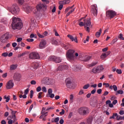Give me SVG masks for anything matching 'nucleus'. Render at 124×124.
<instances>
[{
  "mask_svg": "<svg viewBox=\"0 0 124 124\" xmlns=\"http://www.w3.org/2000/svg\"><path fill=\"white\" fill-rule=\"evenodd\" d=\"M12 20V28L13 30H21L23 28V23L21 18L13 17Z\"/></svg>",
  "mask_w": 124,
  "mask_h": 124,
  "instance_id": "nucleus-1",
  "label": "nucleus"
},
{
  "mask_svg": "<svg viewBox=\"0 0 124 124\" xmlns=\"http://www.w3.org/2000/svg\"><path fill=\"white\" fill-rule=\"evenodd\" d=\"M7 10L11 12L12 14H18L19 12H20V8H19V6L16 4H13L11 7H7Z\"/></svg>",
  "mask_w": 124,
  "mask_h": 124,
  "instance_id": "nucleus-2",
  "label": "nucleus"
},
{
  "mask_svg": "<svg viewBox=\"0 0 124 124\" xmlns=\"http://www.w3.org/2000/svg\"><path fill=\"white\" fill-rule=\"evenodd\" d=\"M78 112L81 115V116H87L90 113V109L87 107H82L78 109Z\"/></svg>",
  "mask_w": 124,
  "mask_h": 124,
  "instance_id": "nucleus-3",
  "label": "nucleus"
},
{
  "mask_svg": "<svg viewBox=\"0 0 124 124\" xmlns=\"http://www.w3.org/2000/svg\"><path fill=\"white\" fill-rule=\"evenodd\" d=\"M83 19V22L80 21L79 23V26L80 27H83V26H87V27H91V19H85L84 18H82L80 19V21H82V19Z\"/></svg>",
  "mask_w": 124,
  "mask_h": 124,
  "instance_id": "nucleus-4",
  "label": "nucleus"
},
{
  "mask_svg": "<svg viewBox=\"0 0 124 124\" xmlns=\"http://www.w3.org/2000/svg\"><path fill=\"white\" fill-rule=\"evenodd\" d=\"M74 53H75V51L74 50L70 49L68 50V52L67 54V59L70 62L72 61H74L75 60V57L74 56Z\"/></svg>",
  "mask_w": 124,
  "mask_h": 124,
  "instance_id": "nucleus-5",
  "label": "nucleus"
},
{
  "mask_svg": "<svg viewBox=\"0 0 124 124\" xmlns=\"http://www.w3.org/2000/svg\"><path fill=\"white\" fill-rule=\"evenodd\" d=\"M106 15L108 18L112 19V18H114L117 15V13L113 10H108L106 12Z\"/></svg>",
  "mask_w": 124,
  "mask_h": 124,
  "instance_id": "nucleus-6",
  "label": "nucleus"
},
{
  "mask_svg": "<svg viewBox=\"0 0 124 124\" xmlns=\"http://www.w3.org/2000/svg\"><path fill=\"white\" fill-rule=\"evenodd\" d=\"M65 85L68 89H72L73 87V81L70 78H67L65 80Z\"/></svg>",
  "mask_w": 124,
  "mask_h": 124,
  "instance_id": "nucleus-7",
  "label": "nucleus"
},
{
  "mask_svg": "<svg viewBox=\"0 0 124 124\" xmlns=\"http://www.w3.org/2000/svg\"><path fill=\"white\" fill-rule=\"evenodd\" d=\"M11 111V115L8 116L7 118V120H9V119H13L14 120V123H15L16 121H17V118H16V113H17V111H13L12 109H10Z\"/></svg>",
  "mask_w": 124,
  "mask_h": 124,
  "instance_id": "nucleus-8",
  "label": "nucleus"
},
{
  "mask_svg": "<svg viewBox=\"0 0 124 124\" xmlns=\"http://www.w3.org/2000/svg\"><path fill=\"white\" fill-rule=\"evenodd\" d=\"M48 61L55 62H57L58 63H59V62H62V59H61L60 57L53 56L49 57V58H48Z\"/></svg>",
  "mask_w": 124,
  "mask_h": 124,
  "instance_id": "nucleus-9",
  "label": "nucleus"
},
{
  "mask_svg": "<svg viewBox=\"0 0 124 124\" xmlns=\"http://www.w3.org/2000/svg\"><path fill=\"white\" fill-rule=\"evenodd\" d=\"M30 59H35L36 60H38V59H40V56H39V54L37 53V52H32L29 55Z\"/></svg>",
  "mask_w": 124,
  "mask_h": 124,
  "instance_id": "nucleus-10",
  "label": "nucleus"
},
{
  "mask_svg": "<svg viewBox=\"0 0 124 124\" xmlns=\"http://www.w3.org/2000/svg\"><path fill=\"white\" fill-rule=\"evenodd\" d=\"M103 66H98V67L96 68H94L92 69V72L93 73H100V72H101L102 70H103Z\"/></svg>",
  "mask_w": 124,
  "mask_h": 124,
  "instance_id": "nucleus-11",
  "label": "nucleus"
},
{
  "mask_svg": "<svg viewBox=\"0 0 124 124\" xmlns=\"http://www.w3.org/2000/svg\"><path fill=\"white\" fill-rule=\"evenodd\" d=\"M91 12L93 13L94 16H96V15H97V6L96 4L92 5Z\"/></svg>",
  "mask_w": 124,
  "mask_h": 124,
  "instance_id": "nucleus-12",
  "label": "nucleus"
},
{
  "mask_svg": "<svg viewBox=\"0 0 124 124\" xmlns=\"http://www.w3.org/2000/svg\"><path fill=\"white\" fill-rule=\"evenodd\" d=\"M9 38V37L8 36V33H6L5 34H4L0 38V41L2 43H5L6 41H7V39Z\"/></svg>",
  "mask_w": 124,
  "mask_h": 124,
  "instance_id": "nucleus-13",
  "label": "nucleus"
},
{
  "mask_svg": "<svg viewBox=\"0 0 124 124\" xmlns=\"http://www.w3.org/2000/svg\"><path fill=\"white\" fill-rule=\"evenodd\" d=\"M22 10L27 13V14H29V13L31 11V7H30L28 5H24L23 6Z\"/></svg>",
  "mask_w": 124,
  "mask_h": 124,
  "instance_id": "nucleus-14",
  "label": "nucleus"
},
{
  "mask_svg": "<svg viewBox=\"0 0 124 124\" xmlns=\"http://www.w3.org/2000/svg\"><path fill=\"white\" fill-rule=\"evenodd\" d=\"M65 69H68V66L66 65H60L57 68V70L59 71H62V70H64Z\"/></svg>",
  "mask_w": 124,
  "mask_h": 124,
  "instance_id": "nucleus-15",
  "label": "nucleus"
},
{
  "mask_svg": "<svg viewBox=\"0 0 124 124\" xmlns=\"http://www.w3.org/2000/svg\"><path fill=\"white\" fill-rule=\"evenodd\" d=\"M46 47V41L42 40L39 44L40 49H44Z\"/></svg>",
  "mask_w": 124,
  "mask_h": 124,
  "instance_id": "nucleus-16",
  "label": "nucleus"
},
{
  "mask_svg": "<svg viewBox=\"0 0 124 124\" xmlns=\"http://www.w3.org/2000/svg\"><path fill=\"white\" fill-rule=\"evenodd\" d=\"M14 86V83L12 82V80H9L6 85V88L8 90H9L10 89H12V87Z\"/></svg>",
  "mask_w": 124,
  "mask_h": 124,
  "instance_id": "nucleus-17",
  "label": "nucleus"
},
{
  "mask_svg": "<svg viewBox=\"0 0 124 124\" xmlns=\"http://www.w3.org/2000/svg\"><path fill=\"white\" fill-rule=\"evenodd\" d=\"M46 7V5L40 3L36 6V9L38 11H40L43 8H45Z\"/></svg>",
  "mask_w": 124,
  "mask_h": 124,
  "instance_id": "nucleus-18",
  "label": "nucleus"
},
{
  "mask_svg": "<svg viewBox=\"0 0 124 124\" xmlns=\"http://www.w3.org/2000/svg\"><path fill=\"white\" fill-rule=\"evenodd\" d=\"M67 37H68L69 39H70V40L72 41H75V42H76V43H78V39H77V37L74 38V37H73V36H72L70 34H68L67 35Z\"/></svg>",
  "mask_w": 124,
  "mask_h": 124,
  "instance_id": "nucleus-19",
  "label": "nucleus"
},
{
  "mask_svg": "<svg viewBox=\"0 0 124 124\" xmlns=\"http://www.w3.org/2000/svg\"><path fill=\"white\" fill-rule=\"evenodd\" d=\"M37 35L39 36V37H40V38H44L45 36H47V35H48V32L45 31L43 32V35H42L41 34L38 32Z\"/></svg>",
  "mask_w": 124,
  "mask_h": 124,
  "instance_id": "nucleus-20",
  "label": "nucleus"
},
{
  "mask_svg": "<svg viewBox=\"0 0 124 124\" xmlns=\"http://www.w3.org/2000/svg\"><path fill=\"white\" fill-rule=\"evenodd\" d=\"M41 114H42V115L39 117V119H40L47 117L48 115V112H45V111H43V110H42Z\"/></svg>",
  "mask_w": 124,
  "mask_h": 124,
  "instance_id": "nucleus-21",
  "label": "nucleus"
},
{
  "mask_svg": "<svg viewBox=\"0 0 124 124\" xmlns=\"http://www.w3.org/2000/svg\"><path fill=\"white\" fill-rule=\"evenodd\" d=\"M20 78H21V76L19 74H15L14 76V80L15 81H20Z\"/></svg>",
  "mask_w": 124,
  "mask_h": 124,
  "instance_id": "nucleus-22",
  "label": "nucleus"
},
{
  "mask_svg": "<svg viewBox=\"0 0 124 124\" xmlns=\"http://www.w3.org/2000/svg\"><path fill=\"white\" fill-rule=\"evenodd\" d=\"M44 80L45 81V84L46 85H51L52 83L50 82V79L48 78H44Z\"/></svg>",
  "mask_w": 124,
  "mask_h": 124,
  "instance_id": "nucleus-23",
  "label": "nucleus"
},
{
  "mask_svg": "<svg viewBox=\"0 0 124 124\" xmlns=\"http://www.w3.org/2000/svg\"><path fill=\"white\" fill-rule=\"evenodd\" d=\"M32 67H33L34 69H37V68L39 67V64L37 62L33 63L32 64Z\"/></svg>",
  "mask_w": 124,
  "mask_h": 124,
  "instance_id": "nucleus-24",
  "label": "nucleus"
},
{
  "mask_svg": "<svg viewBox=\"0 0 124 124\" xmlns=\"http://www.w3.org/2000/svg\"><path fill=\"white\" fill-rule=\"evenodd\" d=\"M61 45L62 47H63V48H64L65 50H67L69 48V47H70V46H69V45H65L63 43Z\"/></svg>",
  "mask_w": 124,
  "mask_h": 124,
  "instance_id": "nucleus-25",
  "label": "nucleus"
},
{
  "mask_svg": "<svg viewBox=\"0 0 124 124\" xmlns=\"http://www.w3.org/2000/svg\"><path fill=\"white\" fill-rule=\"evenodd\" d=\"M101 31H102V30L101 29H100L99 31L96 32V37H99L100 36V35H101Z\"/></svg>",
  "mask_w": 124,
  "mask_h": 124,
  "instance_id": "nucleus-26",
  "label": "nucleus"
},
{
  "mask_svg": "<svg viewBox=\"0 0 124 124\" xmlns=\"http://www.w3.org/2000/svg\"><path fill=\"white\" fill-rule=\"evenodd\" d=\"M117 121H122V120H123L124 121V116H121V115H117V117H116Z\"/></svg>",
  "mask_w": 124,
  "mask_h": 124,
  "instance_id": "nucleus-27",
  "label": "nucleus"
},
{
  "mask_svg": "<svg viewBox=\"0 0 124 124\" xmlns=\"http://www.w3.org/2000/svg\"><path fill=\"white\" fill-rule=\"evenodd\" d=\"M17 68V66L15 64H12L10 66V70H15Z\"/></svg>",
  "mask_w": 124,
  "mask_h": 124,
  "instance_id": "nucleus-28",
  "label": "nucleus"
},
{
  "mask_svg": "<svg viewBox=\"0 0 124 124\" xmlns=\"http://www.w3.org/2000/svg\"><path fill=\"white\" fill-rule=\"evenodd\" d=\"M4 99H6L5 102H8L9 100H10V96L8 95L7 96L6 95L4 96Z\"/></svg>",
  "mask_w": 124,
  "mask_h": 124,
  "instance_id": "nucleus-29",
  "label": "nucleus"
},
{
  "mask_svg": "<svg viewBox=\"0 0 124 124\" xmlns=\"http://www.w3.org/2000/svg\"><path fill=\"white\" fill-rule=\"evenodd\" d=\"M124 93V91L123 90H118L116 92V95H118V94H123Z\"/></svg>",
  "mask_w": 124,
  "mask_h": 124,
  "instance_id": "nucleus-30",
  "label": "nucleus"
},
{
  "mask_svg": "<svg viewBox=\"0 0 124 124\" xmlns=\"http://www.w3.org/2000/svg\"><path fill=\"white\" fill-rule=\"evenodd\" d=\"M92 59V56H87L85 59H83L82 61L83 62H88V61H90Z\"/></svg>",
  "mask_w": 124,
  "mask_h": 124,
  "instance_id": "nucleus-31",
  "label": "nucleus"
},
{
  "mask_svg": "<svg viewBox=\"0 0 124 124\" xmlns=\"http://www.w3.org/2000/svg\"><path fill=\"white\" fill-rule=\"evenodd\" d=\"M75 10V8L72 9V10L70 11L66 15V17H68L69 15H70L71 13H73L74 12V11Z\"/></svg>",
  "mask_w": 124,
  "mask_h": 124,
  "instance_id": "nucleus-32",
  "label": "nucleus"
},
{
  "mask_svg": "<svg viewBox=\"0 0 124 124\" xmlns=\"http://www.w3.org/2000/svg\"><path fill=\"white\" fill-rule=\"evenodd\" d=\"M96 64H97V62H93L91 64H89V67H92V66H94L95 65H96Z\"/></svg>",
  "mask_w": 124,
  "mask_h": 124,
  "instance_id": "nucleus-33",
  "label": "nucleus"
},
{
  "mask_svg": "<svg viewBox=\"0 0 124 124\" xmlns=\"http://www.w3.org/2000/svg\"><path fill=\"white\" fill-rule=\"evenodd\" d=\"M12 118H9V119H7L8 121V124H13V123H14V120H12V119H11Z\"/></svg>",
  "mask_w": 124,
  "mask_h": 124,
  "instance_id": "nucleus-34",
  "label": "nucleus"
},
{
  "mask_svg": "<svg viewBox=\"0 0 124 124\" xmlns=\"http://www.w3.org/2000/svg\"><path fill=\"white\" fill-rule=\"evenodd\" d=\"M107 57V54L106 53H103L102 55L101 56V59H102V60H104Z\"/></svg>",
  "mask_w": 124,
  "mask_h": 124,
  "instance_id": "nucleus-35",
  "label": "nucleus"
},
{
  "mask_svg": "<svg viewBox=\"0 0 124 124\" xmlns=\"http://www.w3.org/2000/svg\"><path fill=\"white\" fill-rule=\"evenodd\" d=\"M115 117H118V113H113V115L112 116H110L109 117V119H115Z\"/></svg>",
  "mask_w": 124,
  "mask_h": 124,
  "instance_id": "nucleus-36",
  "label": "nucleus"
},
{
  "mask_svg": "<svg viewBox=\"0 0 124 124\" xmlns=\"http://www.w3.org/2000/svg\"><path fill=\"white\" fill-rule=\"evenodd\" d=\"M59 4H62L63 5L64 4H66V0L63 1H60L59 2Z\"/></svg>",
  "mask_w": 124,
  "mask_h": 124,
  "instance_id": "nucleus-37",
  "label": "nucleus"
},
{
  "mask_svg": "<svg viewBox=\"0 0 124 124\" xmlns=\"http://www.w3.org/2000/svg\"><path fill=\"white\" fill-rule=\"evenodd\" d=\"M18 45H20L22 47H25V46H26V44H25V43H23L22 42L18 43Z\"/></svg>",
  "mask_w": 124,
  "mask_h": 124,
  "instance_id": "nucleus-38",
  "label": "nucleus"
},
{
  "mask_svg": "<svg viewBox=\"0 0 124 124\" xmlns=\"http://www.w3.org/2000/svg\"><path fill=\"white\" fill-rule=\"evenodd\" d=\"M89 87L90 84H87L83 86V89H84V90H87V89H89Z\"/></svg>",
  "mask_w": 124,
  "mask_h": 124,
  "instance_id": "nucleus-39",
  "label": "nucleus"
},
{
  "mask_svg": "<svg viewBox=\"0 0 124 124\" xmlns=\"http://www.w3.org/2000/svg\"><path fill=\"white\" fill-rule=\"evenodd\" d=\"M19 97L20 98H22V97L24 99L27 98V94H25L23 95L22 94H19Z\"/></svg>",
  "mask_w": 124,
  "mask_h": 124,
  "instance_id": "nucleus-40",
  "label": "nucleus"
},
{
  "mask_svg": "<svg viewBox=\"0 0 124 124\" xmlns=\"http://www.w3.org/2000/svg\"><path fill=\"white\" fill-rule=\"evenodd\" d=\"M117 41H118V39H113L110 43L111 45H113V44H115V43H116V42H117Z\"/></svg>",
  "mask_w": 124,
  "mask_h": 124,
  "instance_id": "nucleus-41",
  "label": "nucleus"
},
{
  "mask_svg": "<svg viewBox=\"0 0 124 124\" xmlns=\"http://www.w3.org/2000/svg\"><path fill=\"white\" fill-rule=\"evenodd\" d=\"M52 44H54V45H58V41L56 40H53L52 41Z\"/></svg>",
  "mask_w": 124,
  "mask_h": 124,
  "instance_id": "nucleus-42",
  "label": "nucleus"
},
{
  "mask_svg": "<svg viewBox=\"0 0 124 124\" xmlns=\"http://www.w3.org/2000/svg\"><path fill=\"white\" fill-rule=\"evenodd\" d=\"M119 38L121 39V40H124V38L123 37V34L120 33L119 34V36H118Z\"/></svg>",
  "mask_w": 124,
  "mask_h": 124,
  "instance_id": "nucleus-43",
  "label": "nucleus"
},
{
  "mask_svg": "<svg viewBox=\"0 0 124 124\" xmlns=\"http://www.w3.org/2000/svg\"><path fill=\"white\" fill-rule=\"evenodd\" d=\"M18 3L19 4H20L21 5H22V4H23L24 2V0H17Z\"/></svg>",
  "mask_w": 124,
  "mask_h": 124,
  "instance_id": "nucleus-44",
  "label": "nucleus"
},
{
  "mask_svg": "<svg viewBox=\"0 0 124 124\" xmlns=\"http://www.w3.org/2000/svg\"><path fill=\"white\" fill-rule=\"evenodd\" d=\"M113 89L114 92H117V91H118V87H117V85H113Z\"/></svg>",
  "mask_w": 124,
  "mask_h": 124,
  "instance_id": "nucleus-45",
  "label": "nucleus"
},
{
  "mask_svg": "<svg viewBox=\"0 0 124 124\" xmlns=\"http://www.w3.org/2000/svg\"><path fill=\"white\" fill-rule=\"evenodd\" d=\"M42 92H44V93L47 92V89H46V87H45V86H43L42 87Z\"/></svg>",
  "mask_w": 124,
  "mask_h": 124,
  "instance_id": "nucleus-46",
  "label": "nucleus"
},
{
  "mask_svg": "<svg viewBox=\"0 0 124 124\" xmlns=\"http://www.w3.org/2000/svg\"><path fill=\"white\" fill-rule=\"evenodd\" d=\"M103 86H106V88H109L110 87V84L109 83H103Z\"/></svg>",
  "mask_w": 124,
  "mask_h": 124,
  "instance_id": "nucleus-47",
  "label": "nucleus"
},
{
  "mask_svg": "<svg viewBox=\"0 0 124 124\" xmlns=\"http://www.w3.org/2000/svg\"><path fill=\"white\" fill-rule=\"evenodd\" d=\"M8 116H9V112H8V111L5 112L4 114V117H5V118H7Z\"/></svg>",
  "mask_w": 124,
  "mask_h": 124,
  "instance_id": "nucleus-48",
  "label": "nucleus"
},
{
  "mask_svg": "<svg viewBox=\"0 0 124 124\" xmlns=\"http://www.w3.org/2000/svg\"><path fill=\"white\" fill-rule=\"evenodd\" d=\"M60 5L59 6V10H62V8H63V5L62 4H59Z\"/></svg>",
  "mask_w": 124,
  "mask_h": 124,
  "instance_id": "nucleus-49",
  "label": "nucleus"
},
{
  "mask_svg": "<svg viewBox=\"0 0 124 124\" xmlns=\"http://www.w3.org/2000/svg\"><path fill=\"white\" fill-rule=\"evenodd\" d=\"M30 93V98H32V96H33V91L31 90Z\"/></svg>",
  "mask_w": 124,
  "mask_h": 124,
  "instance_id": "nucleus-50",
  "label": "nucleus"
},
{
  "mask_svg": "<svg viewBox=\"0 0 124 124\" xmlns=\"http://www.w3.org/2000/svg\"><path fill=\"white\" fill-rule=\"evenodd\" d=\"M97 93L98 94H101V93H102V90L101 89H99L97 90Z\"/></svg>",
  "mask_w": 124,
  "mask_h": 124,
  "instance_id": "nucleus-51",
  "label": "nucleus"
},
{
  "mask_svg": "<svg viewBox=\"0 0 124 124\" xmlns=\"http://www.w3.org/2000/svg\"><path fill=\"white\" fill-rule=\"evenodd\" d=\"M2 57H7L8 56V53L4 52L2 54Z\"/></svg>",
  "mask_w": 124,
  "mask_h": 124,
  "instance_id": "nucleus-52",
  "label": "nucleus"
},
{
  "mask_svg": "<svg viewBox=\"0 0 124 124\" xmlns=\"http://www.w3.org/2000/svg\"><path fill=\"white\" fill-rule=\"evenodd\" d=\"M33 108V104H32L30 108H29V113H31V110L32 109V108Z\"/></svg>",
  "mask_w": 124,
  "mask_h": 124,
  "instance_id": "nucleus-53",
  "label": "nucleus"
},
{
  "mask_svg": "<svg viewBox=\"0 0 124 124\" xmlns=\"http://www.w3.org/2000/svg\"><path fill=\"white\" fill-rule=\"evenodd\" d=\"M53 93V90H52V89L49 88L48 90V94H51V93Z\"/></svg>",
  "mask_w": 124,
  "mask_h": 124,
  "instance_id": "nucleus-54",
  "label": "nucleus"
},
{
  "mask_svg": "<svg viewBox=\"0 0 124 124\" xmlns=\"http://www.w3.org/2000/svg\"><path fill=\"white\" fill-rule=\"evenodd\" d=\"M116 72L118 74H122V70L121 69H117Z\"/></svg>",
  "mask_w": 124,
  "mask_h": 124,
  "instance_id": "nucleus-55",
  "label": "nucleus"
},
{
  "mask_svg": "<svg viewBox=\"0 0 124 124\" xmlns=\"http://www.w3.org/2000/svg\"><path fill=\"white\" fill-rule=\"evenodd\" d=\"M22 40H23V38H18L16 40V41H17V42H19V43H20V42H21L22 41Z\"/></svg>",
  "mask_w": 124,
  "mask_h": 124,
  "instance_id": "nucleus-56",
  "label": "nucleus"
},
{
  "mask_svg": "<svg viewBox=\"0 0 124 124\" xmlns=\"http://www.w3.org/2000/svg\"><path fill=\"white\" fill-rule=\"evenodd\" d=\"M27 41H28V42H33L34 40L33 39H27Z\"/></svg>",
  "mask_w": 124,
  "mask_h": 124,
  "instance_id": "nucleus-57",
  "label": "nucleus"
},
{
  "mask_svg": "<svg viewBox=\"0 0 124 124\" xmlns=\"http://www.w3.org/2000/svg\"><path fill=\"white\" fill-rule=\"evenodd\" d=\"M36 84V81L35 80H31V85H35Z\"/></svg>",
  "mask_w": 124,
  "mask_h": 124,
  "instance_id": "nucleus-58",
  "label": "nucleus"
},
{
  "mask_svg": "<svg viewBox=\"0 0 124 124\" xmlns=\"http://www.w3.org/2000/svg\"><path fill=\"white\" fill-rule=\"evenodd\" d=\"M43 93L42 92H40L38 94V98L40 99L41 98V97H42V96H41V95Z\"/></svg>",
  "mask_w": 124,
  "mask_h": 124,
  "instance_id": "nucleus-59",
  "label": "nucleus"
},
{
  "mask_svg": "<svg viewBox=\"0 0 124 124\" xmlns=\"http://www.w3.org/2000/svg\"><path fill=\"white\" fill-rule=\"evenodd\" d=\"M29 93V88L26 89L24 91V94H28Z\"/></svg>",
  "mask_w": 124,
  "mask_h": 124,
  "instance_id": "nucleus-60",
  "label": "nucleus"
},
{
  "mask_svg": "<svg viewBox=\"0 0 124 124\" xmlns=\"http://www.w3.org/2000/svg\"><path fill=\"white\" fill-rule=\"evenodd\" d=\"M41 91V87L39 86L36 88V92H39Z\"/></svg>",
  "mask_w": 124,
  "mask_h": 124,
  "instance_id": "nucleus-61",
  "label": "nucleus"
},
{
  "mask_svg": "<svg viewBox=\"0 0 124 124\" xmlns=\"http://www.w3.org/2000/svg\"><path fill=\"white\" fill-rule=\"evenodd\" d=\"M73 97H74L73 94H71V95H70V101H71V102H73Z\"/></svg>",
  "mask_w": 124,
  "mask_h": 124,
  "instance_id": "nucleus-62",
  "label": "nucleus"
},
{
  "mask_svg": "<svg viewBox=\"0 0 124 124\" xmlns=\"http://www.w3.org/2000/svg\"><path fill=\"white\" fill-rule=\"evenodd\" d=\"M1 124H6V121H5V120H2L1 121Z\"/></svg>",
  "mask_w": 124,
  "mask_h": 124,
  "instance_id": "nucleus-63",
  "label": "nucleus"
},
{
  "mask_svg": "<svg viewBox=\"0 0 124 124\" xmlns=\"http://www.w3.org/2000/svg\"><path fill=\"white\" fill-rule=\"evenodd\" d=\"M120 115H124V110H120L119 111Z\"/></svg>",
  "mask_w": 124,
  "mask_h": 124,
  "instance_id": "nucleus-64",
  "label": "nucleus"
}]
</instances>
